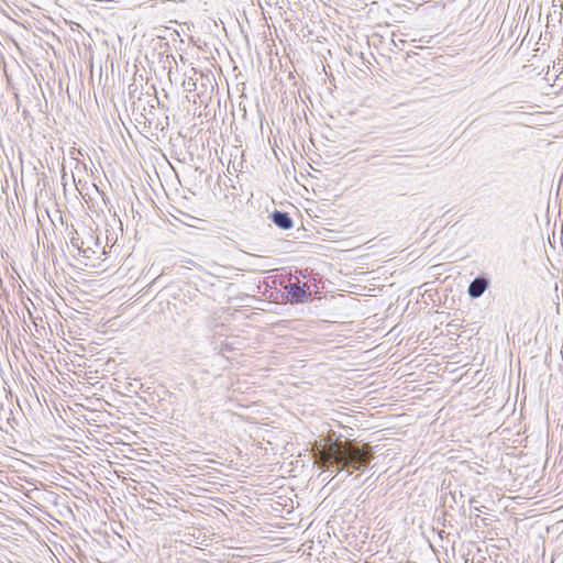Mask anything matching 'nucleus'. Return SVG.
Returning <instances> with one entry per match:
<instances>
[{
  "instance_id": "f03ea898",
  "label": "nucleus",
  "mask_w": 563,
  "mask_h": 563,
  "mask_svg": "<svg viewBox=\"0 0 563 563\" xmlns=\"http://www.w3.org/2000/svg\"><path fill=\"white\" fill-rule=\"evenodd\" d=\"M284 289L286 290L289 301L291 303H302L308 301V299L311 296V290L309 286L301 285L299 280L297 282H289L284 286Z\"/></svg>"
},
{
  "instance_id": "20e7f679",
  "label": "nucleus",
  "mask_w": 563,
  "mask_h": 563,
  "mask_svg": "<svg viewBox=\"0 0 563 563\" xmlns=\"http://www.w3.org/2000/svg\"><path fill=\"white\" fill-rule=\"evenodd\" d=\"M372 460V455L366 451L365 446H355V455L352 461L351 467L361 470L366 467Z\"/></svg>"
},
{
  "instance_id": "f257e3e1",
  "label": "nucleus",
  "mask_w": 563,
  "mask_h": 563,
  "mask_svg": "<svg viewBox=\"0 0 563 563\" xmlns=\"http://www.w3.org/2000/svg\"><path fill=\"white\" fill-rule=\"evenodd\" d=\"M354 455L355 446L350 448L342 445L338 448L330 457H328V467L336 466L335 473L339 474L343 472L345 467H351Z\"/></svg>"
},
{
  "instance_id": "9d476101",
  "label": "nucleus",
  "mask_w": 563,
  "mask_h": 563,
  "mask_svg": "<svg viewBox=\"0 0 563 563\" xmlns=\"http://www.w3.org/2000/svg\"><path fill=\"white\" fill-rule=\"evenodd\" d=\"M2 408H3V405L0 402V410H2Z\"/></svg>"
},
{
  "instance_id": "423d86ee",
  "label": "nucleus",
  "mask_w": 563,
  "mask_h": 563,
  "mask_svg": "<svg viewBox=\"0 0 563 563\" xmlns=\"http://www.w3.org/2000/svg\"><path fill=\"white\" fill-rule=\"evenodd\" d=\"M183 87H184L185 91H188V92L195 91L197 88L196 80H194L192 78H188V79L184 80Z\"/></svg>"
},
{
  "instance_id": "39448f33",
  "label": "nucleus",
  "mask_w": 563,
  "mask_h": 563,
  "mask_svg": "<svg viewBox=\"0 0 563 563\" xmlns=\"http://www.w3.org/2000/svg\"><path fill=\"white\" fill-rule=\"evenodd\" d=\"M271 219L282 230H290L294 227L292 218L285 211L275 210L271 214Z\"/></svg>"
},
{
  "instance_id": "6e6552de",
  "label": "nucleus",
  "mask_w": 563,
  "mask_h": 563,
  "mask_svg": "<svg viewBox=\"0 0 563 563\" xmlns=\"http://www.w3.org/2000/svg\"><path fill=\"white\" fill-rule=\"evenodd\" d=\"M450 496L454 503H456L455 493L450 492Z\"/></svg>"
},
{
  "instance_id": "0eeeda50",
  "label": "nucleus",
  "mask_w": 563,
  "mask_h": 563,
  "mask_svg": "<svg viewBox=\"0 0 563 563\" xmlns=\"http://www.w3.org/2000/svg\"><path fill=\"white\" fill-rule=\"evenodd\" d=\"M161 278H162V274H161V275H158L157 277H155V279L153 280V283H152V284H157V283H159Z\"/></svg>"
},
{
  "instance_id": "1a4fd4ad",
  "label": "nucleus",
  "mask_w": 563,
  "mask_h": 563,
  "mask_svg": "<svg viewBox=\"0 0 563 563\" xmlns=\"http://www.w3.org/2000/svg\"><path fill=\"white\" fill-rule=\"evenodd\" d=\"M186 263L194 264V261L192 260H187Z\"/></svg>"
},
{
  "instance_id": "7ed1b4c3",
  "label": "nucleus",
  "mask_w": 563,
  "mask_h": 563,
  "mask_svg": "<svg viewBox=\"0 0 563 563\" xmlns=\"http://www.w3.org/2000/svg\"><path fill=\"white\" fill-rule=\"evenodd\" d=\"M488 279L485 278V277H476L474 278L470 286H468V289H467V292H468V296L471 298H479L484 292L485 290L488 288Z\"/></svg>"
}]
</instances>
